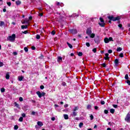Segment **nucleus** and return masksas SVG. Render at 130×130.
Instances as JSON below:
<instances>
[{
    "instance_id": "obj_50",
    "label": "nucleus",
    "mask_w": 130,
    "mask_h": 130,
    "mask_svg": "<svg viewBox=\"0 0 130 130\" xmlns=\"http://www.w3.org/2000/svg\"><path fill=\"white\" fill-rule=\"evenodd\" d=\"M19 101H20V102L23 101V98L20 97V98H19Z\"/></svg>"
},
{
    "instance_id": "obj_18",
    "label": "nucleus",
    "mask_w": 130,
    "mask_h": 130,
    "mask_svg": "<svg viewBox=\"0 0 130 130\" xmlns=\"http://www.w3.org/2000/svg\"><path fill=\"white\" fill-rule=\"evenodd\" d=\"M28 28L27 25H22L21 26V29H27Z\"/></svg>"
},
{
    "instance_id": "obj_37",
    "label": "nucleus",
    "mask_w": 130,
    "mask_h": 130,
    "mask_svg": "<svg viewBox=\"0 0 130 130\" xmlns=\"http://www.w3.org/2000/svg\"><path fill=\"white\" fill-rule=\"evenodd\" d=\"M4 66V63L3 62H0V68Z\"/></svg>"
},
{
    "instance_id": "obj_64",
    "label": "nucleus",
    "mask_w": 130,
    "mask_h": 130,
    "mask_svg": "<svg viewBox=\"0 0 130 130\" xmlns=\"http://www.w3.org/2000/svg\"><path fill=\"white\" fill-rule=\"evenodd\" d=\"M29 20H32V16H30L29 17Z\"/></svg>"
},
{
    "instance_id": "obj_29",
    "label": "nucleus",
    "mask_w": 130,
    "mask_h": 130,
    "mask_svg": "<svg viewBox=\"0 0 130 130\" xmlns=\"http://www.w3.org/2000/svg\"><path fill=\"white\" fill-rule=\"evenodd\" d=\"M78 55L79 56H82L83 55V53L81 52H79L78 54Z\"/></svg>"
},
{
    "instance_id": "obj_13",
    "label": "nucleus",
    "mask_w": 130,
    "mask_h": 130,
    "mask_svg": "<svg viewBox=\"0 0 130 130\" xmlns=\"http://www.w3.org/2000/svg\"><path fill=\"white\" fill-rule=\"evenodd\" d=\"M37 124L39 126H42V125H43V123H42L41 121H38Z\"/></svg>"
},
{
    "instance_id": "obj_48",
    "label": "nucleus",
    "mask_w": 130,
    "mask_h": 130,
    "mask_svg": "<svg viewBox=\"0 0 130 130\" xmlns=\"http://www.w3.org/2000/svg\"><path fill=\"white\" fill-rule=\"evenodd\" d=\"M22 33H23V34H27V33H28V31L27 30H25L24 31H23Z\"/></svg>"
},
{
    "instance_id": "obj_46",
    "label": "nucleus",
    "mask_w": 130,
    "mask_h": 130,
    "mask_svg": "<svg viewBox=\"0 0 130 130\" xmlns=\"http://www.w3.org/2000/svg\"><path fill=\"white\" fill-rule=\"evenodd\" d=\"M108 39H109V41H113V39L111 37H110Z\"/></svg>"
},
{
    "instance_id": "obj_9",
    "label": "nucleus",
    "mask_w": 130,
    "mask_h": 130,
    "mask_svg": "<svg viewBox=\"0 0 130 130\" xmlns=\"http://www.w3.org/2000/svg\"><path fill=\"white\" fill-rule=\"evenodd\" d=\"M57 61L58 62H61V61H62V57H61V56H58Z\"/></svg>"
},
{
    "instance_id": "obj_6",
    "label": "nucleus",
    "mask_w": 130,
    "mask_h": 130,
    "mask_svg": "<svg viewBox=\"0 0 130 130\" xmlns=\"http://www.w3.org/2000/svg\"><path fill=\"white\" fill-rule=\"evenodd\" d=\"M86 34H87V35L88 36H89L90 34H92V28H87L86 30Z\"/></svg>"
},
{
    "instance_id": "obj_52",
    "label": "nucleus",
    "mask_w": 130,
    "mask_h": 130,
    "mask_svg": "<svg viewBox=\"0 0 130 130\" xmlns=\"http://www.w3.org/2000/svg\"><path fill=\"white\" fill-rule=\"evenodd\" d=\"M108 53H112V50H108Z\"/></svg>"
},
{
    "instance_id": "obj_32",
    "label": "nucleus",
    "mask_w": 130,
    "mask_h": 130,
    "mask_svg": "<svg viewBox=\"0 0 130 130\" xmlns=\"http://www.w3.org/2000/svg\"><path fill=\"white\" fill-rule=\"evenodd\" d=\"M18 120L19 121H20V122L23 121V118L22 117H20Z\"/></svg>"
},
{
    "instance_id": "obj_54",
    "label": "nucleus",
    "mask_w": 130,
    "mask_h": 130,
    "mask_svg": "<svg viewBox=\"0 0 130 130\" xmlns=\"http://www.w3.org/2000/svg\"><path fill=\"white\" fill-rule=\"evenodd\" d=\"M13 54H14V55H17L18 54V53H17V52H13Z\"/></svg>"
},
{
    "instance_id": "obj_63",
    "label": "nucleus",
    "mask_w": 130,
    "mask_h": 130,
    "mask_svg": "<svg viewBox=\"0 0 130 130\" xmlns=\"http://www.w3.org/2000/svg\"><path fill=\"white\" fill-rule=\"evenodd\" d=\"M7 11V10H6V9H3V12H6Z\"/></svg>"
},
{
    "instance_id": "obj_7",
    "label": "nucleus",
    "mask_w": 130,
    "mask_h": 130,
    "mask_svg": "<svg viewBox=\"0 0 130 130\" xmlns=\"http://www.w3.org/2000/svg\"><path fill=\"white\" fill-rule=\"evenodd\" d=\"M129 119H130V114H129V113H128L126 116L125 120L128 122V121H129Z\"/></svg>"
},
{
    "instance_id": "obj_22",
    "label": "nucleus",
    "mask_w": 130,
    "mask_h": 130,
    "mask_svg": "<svg viewBox=\"0 0 130 130\" xmlns=\"http://www.w3.org/2000/svg\"><path fill=\"white\" fill-rule=\"evenodd\" d=\"M4 25H5V22H4V21H0V26L1 27H2V26H4Z\"/></svg>"
},
{
    "instance_id": "obj_24",
    "label": "nucleus",
    "mask_w": 130,
    "mask_h": 130,
    "mask_svg": "<svg viewBox=\"0 0 130 130\" xmlns=\"http://www.w3.org/2000/svg\"><path fill=\"white\" fill-rule=\"evenodd\" d=\"M14 105L16 107H17V108H19L20 106H19V104H18V103L15 102Z\"/></svg>"
},
{
    "instance_id": "obj_28",
    "label": "nucleus",
    "mask_w": 130,
    "mask_h": 130,
    "mask_svg": "<svg viewBox=\"0 0 130 130\" xmlns=\"http://www.w3.org/2000/svg\"><path fill=\"white\" fill-rule=\"evenodd\" d=\"M1 91L2 93H4V92H5V91H6V89H5V88H2L1 89Z\"/></svg>"
},
{
    "instance_id": "obj_5",
    "label": "nucleus",
    "mask_w": 130,
    "mask_h": 130,
    "mask_svg": "<svg viewBox=\"0 0 130 130\" xmlns=\"http://www.w3.org/2000/svg\"><path fill=\"white\" fill-rule=\"evenodd\" d=\"M100 20L102 23H99V25H100V26H101V27H104L105 23H104V20H103V18L100 17Z\"/></svg>"
},
{
    "instance_id": "obj_11",
    "label": "nucleus",
    "mask_w": 130,
    "mask_h": 130,
    "mask_svg": "<svg viewBox=\"0 0 130 130\" xmlns=\"http://www.w3.org/2000/svg\"><path fill=\"white\" fill-rule=\"evenodd\" d=\"M5 78L6 80H9V79H10V73H9V72L6 74Z\"/></svg>"
},
{
    "instance_id": "obj_10",
    "label": "nucleus",
    "mask_w": 130,
    "mask_h": 130,
    "mask_svg": "<svg viewBox=\"0 0 130 130\" xmlns=\"http://www.w3.org/2000/svg\"><path fill=\"white\" fill-rule=\"evenodd\" d=\"M109 54H108V53H106V54H105V56H106V57H104V59H105L106 60H108V59H109Z\"/></svg>"
},
{
    "instance_id": "obj_35",
    "label": "nucleus",
    "mask_w": 130,
    "mask_h": 130,
    "mask_svg": "<svg viewBox=\"0 0 130 130\" xmlns=\"http://www.w3.org/2000/svg\"><path fill=\"white\" fill-rule=\"evenodd\" d=\"M92 51H93V52L95 53V52L97 51V49H96V48L93 49Z\"/></svg>"
},
{
    "instance_id": "obj_20",
    "label": "nucleus",
    "mask_w": 130,
    "mask_h": 130,
    "mask_svg": "<svg viewBox=\"0 0 130 130\" xmlns=\"http://www.w3.org/2000/svg\"><path fill=\"white\" fill-rule=\"evenodd\" d=\"M67 44L69 46V47H70V48H71L72 49V48H73V45H72L71 44L69 43V42H67Z\"/></svg>"
},
{
    "instance_id": "obj_59",
    "label": "nucleus",
    "mask_w": 130,
    "mask_h": 130,
    "mask_svg": "<svg viewBox=\"0 0 130 130\" xmlns=\"http://www.w3.org/2000/svg\"><path fill=\"white\" fill-rule=\"evenodd\" d=\"M32 115H35V112L33 111L31 112Z\"/></svg>"
},
{
    "instance_id": "obj_31",
    "label": "nucleus",
    "mask_w": 130,
    "mask_h": 130,
    "mask_svg": "<svg viewBox=\"0 0 130 130\" xmlns=\"http://www.w3.org/2000/svg\"><path fill=\"white\" fill-rule=\"evenodd\" d=\"M101 104H102V105H104V104H105V102H104V101H101Z\"/></svg>"
},
{
    "instance_id": "obj_43",
    "label": "nucleus",
    "mask_w": 130,
    "mask_h": 130,
    "mask_svg": "<svg viewBox=\"0 0 130 130\" xmlns=\"http://www.w3.org/2000/svg\"><path fill=\"white\" fill-rule=\"evenodd\" d=\"M91 120H92L93 118H94V117L93 116V115H91L90 116Z\"/></svg>"
},
{
    "instance_id": "obj_55",
    "label": "nucleus",
    "mask_w": 130,
    "mask_h": 130,
    "mask_svg": "<svg viewBox=\"0 0 130 130\" xmlns=\"http://www.w3.org/2000/svg\"><path fill=\"white\" fill-rule=\"evenodd\" d=\"M64 107H65L66 108H67V107H69V105L66 104L65 105H64Z\"/></svg>"
},
{
    "instance_id": "obj_60",
    "label": "nucleus",
    "mask_w": 130,
    "mask_h": 130,
    "mask_svg": "<svg viewBox=\"0 0 130 130\" xmlns=\"http://www.w3.org/2000/svg\"><path fill=\"white\" fill-rule=\"evenodd\" d=\"M118 27H119V28H121V27H122V25H121V24H119V25H118Z\"/></svg>"
},
{
    "instance_id": "obj_4",
    "label": "nucleus",
    "mask_w": 130,
    "mask_h": 130,
    "mask_svg": "<svg viewBox=\"0 0 130 130\" xmlns=\"http://www.w3.org/2000/svg\"><path fill=\"white\" fill-rule=\"evenodd\" d=\"M37 95L39 96V98H41V97H44V96H45V92H42V93L40 92V91H37Z\"/></svg>"
},
{
    "instance_id": "obj_3",
    "label": "nucleus",
    "mask_w": 130,
    "mask_h": 130,
    "mask_svg": "<svg viewBox=\"0 0 130 130\" xmlns=\"http://www.w3.org/2000/svg\"><path fill=\"white\" fill-rule=\"evenodd\" d=\"M108 19L112 21H118V20H120V17L117 16V17H114L113 16H109L108 17Z\"/></svg>"
},
{
    "instance_id": "obj_23",
    "label": "nucleus",
    "mask_w": 130,
    "mask_h": 130,
    "mask_svg": "<svg viewBox=\"0 0 130 130\" xmlns=\"http://www.w3.org/2000/svg\"><path fill=\"white\" fill-rule=\"evenodd\" d=\"M110 111L111 113L113 114V113H114V111H115V110L114 109H111L110 110Z\"/></svg>"
},
{
    "instance_id": "obj_44",
    "label": "nucleus",
    "mask_w": 130,
    "mask_h": 130,
    "mask_svg": "<svg viewBox=\"0 0 130 130\" xmlns=\"http://www.w3.org/2000/svg\"><path fill=\"white\" fill-rule=\"evenodd\" d=\"M7 5L9 6V7H11V5H12V4L11 2H7Z\"/></svg>"
},
{
    "instance_id": "obj_15",
    "label": "nucleus",
    "mask_w": 130,
    "mask_h": 130,
    "mask_svg": "<svg viewBox=\"0 0 130 130\" xmlns=\"http://www.w3.org/2000/svg\"><path fill=\"white\" fill-rule=\"evenodd\" d=\"M104 41H105V42L106 43H108L109 42V40L108 38H105L104 39Z\"/></svg>"
},
{
    "instance_id": "obj_47",
    "label": "nucleus",
    "mask_w": 130,
    "mask_h": 130,
    "mask_svg": "<svg viewBox=\"0 0 130 130\" xmlns=\"http://www.w3.org/2000/svg\"><path fill=\"white\" fill-rule=\"evenodd\" d=\"M104 113H105L106 114H107L108 113V111L107 110H105Z\"/></svg>"
},
{
    "instance_id": "obj_49",
    "label": "nucleus",
    "mask_w": 130,
    "mask_h": 130,
    "mask_svg": "<svg viewBox=\"0 0 130 130\" xmlns=\"http://www.w3.org/2000/svg\"><path fill=\"white\" fill-rule=\"evenodd\" d=\"M51 120H52L53 121H54V120H55V118L54 117H52Z\"/></svg>"
},
{
    "instance_id": "obj_27",
    "label": "nucleus",
    "mask_w": 130,
    "mask_h": 130,
    "mask_svg": "<svg viewBox=\"0 0 130 130\" xmlns=\"http://www.w3.org/2000/svg\"><path fill=\"white\" fill-rule=\"evenodd\" d=\"M24 50L25 51V52H28L29 50L27 47H25L24 48Z\"/></svg>"
},
{
    "instance_id": "obj_14",
    "label": "nucleus",
    "mask_w": 130,
    "mask_h": 130,
    "mask_svg": "<svg viewBox=\"0 0 130 130\" xmlns=\"http://www.w3.org/2000/svg\"><path fill=\"white\" fill-rule=\"evenodd\" d=\"M23 79H24V77L22 76H18V81H22Z\"/></svg>"
},
{
    "instance_id": "obj_53",
    "label": "nucleus",
    "mask_w": 130,
    "mask_h": 130,
    "mask_svg": "<svg viewBox=\"0 0 130 130\" xmlns=\"http://www.w3.org/2000/svg\"><path fill=\"white\" fill-rule=\"evenodd\" d=\"M126 83H127V84H128V85H130V81L129 80H127Z\"/></svg>"
},
{
    "instance_id": "obj_33",
    "label": "nucleus",
    "mask_w": 130,
    "mask_h": 130,
    "mask_svg": "<svg viewBox=\"0 0 130 130\" xmlns=\"http://www.w3.org/2000/svg\"><path fill=\"white\" fill-rule=\"evenodd\" d=\"M36 38H37V39H40V35H37Z\"/></svg>"
},
{
    "instance_id": "obj_21",
    "label": "nucleus",
    "mask_w": 130,
    "mask_h": 130,
    "mask_svg": "<svg viewBox=\"0 0 130 130\" xmlns=\"http://www.w3.org/2000/svg\"><path fill=\"white\" fill-rule=\"evenodd\" d=\"M118 59H116L115 60V64H116V66H117V64H118Z\"/></svg>"
},
{
    "instance_id": "obj_57",
    "label": "nucleus",
    "mask_w": 130,
    "mask_h": 130,
    "mask_svg": "<svg viewBox=\"0 0 130 130\" xmlns=\"http://www.w3.org/2000/svg\"><path fill=\"white\" fill-rule=\"evenodd\" d=\"M62 86H66V85H67V83H66V82H62Z\"/></svg>"
},
{
    "instance_id": "obj_1",
    "label": "nucleus",
    "mask_w": 130,
    "mask_h": 130,
    "mask_svg": "<svg viewBox=\"0 0 130 130\" xmlns=\"http://www.w3.org/2000/svg\"><path fill=\"white\" fill-rule=\"evenodd\" d=\"M78 110H79V107H75L73 109L72 112L71 113V115L72 116H77L78 114Z\"/></svg>"
},
{
    "instance_id": "obj_34",
    "label": "nucleus",
    "mask_w": 130,
    "mask_h": 130,
    "mask_svg": "<svg viewBox=\"0 0 130 130\" xmlns=\"http://www.w3.org/2000/svg\"><path fill=\"white\" fill-rule=\"evenodd\" d=\"M119 56H120V57H123V53H120V54L119 55Z\"/></svg>"
},
{
    "instance_id": "obj_30",
    "label": "nucleus",
    "mask_w": 130,
    "mask_h": 130,
    "mask_svg": "<svg viewBox=\"0 0 130 130\" xmlns=\"http://www.w3.org/2000/svg\"><path fill=\"white\" fill-rule=\"evenodd\" d=\"M125 79L126 80H128V75L127 74H126L125 76Z\"/></svg>"
},
{
    "instance_id": "obj_41",
    "label": "nucleus",
    "mask_w": 130,
    "mask_h": 130,
    "mask_svg": "<svg viewBox=\"0 0 130 130\" xmlns=\"http://www.w3.org/2000/svg\"><path fill=\"white\" fill-rule=\"evenodd\" d=\"M87 109H91V105H89L87 106Z\"/></svg>"
},
{
    "instance_id": "obj_25",
    "label": "nucleus",
    "mask_w": 130,
    "mask_h": 130,
    "mask_svg": "<svg viewBox=\"0 0 130 130\" xmlns=\"http://www.w3.org/2000/svg\"><path fill=\"white\" fill-rule=\"evenodd\" d=\"M84 125V123L83 122H81L79 124V127H82Z\"/></svg>"
},
{
    "instance_id": "obj_58",
    "label": "nucleus",
    "mask_w": 130,
    "mask_h": 130,
    "mask_svg": "<svg viewBox=\"0 0 130 130\" xmlns=\"http://www.w3.org/2000/svg\"><path fill=\"white\" fill-rule=\"evenodd\" d=\"M39 15L40 17H42L43 16V14L42 13H39Z\"/></svg>"
},
{
    "instance_id": "obj_26",
    "label": "nucleus",
    "mask_w": 130,
    "mask_h": 130,
    "mask_svg": "<svg viewBox=\"0 0 130 130\" xmlns=\"http://www.w3.org/2000/svg\"><path fill=\"white\" fill-rule=\"evenodd\" d=\"M16 5L19 6V5H21V1H18L16 2Z\"/></svg>"
},
{
    "instance_id": "obj_39",
    "label": "nucleus",
    "mask_w": 130,
    "mask_h": 130,
    "mask_svg": "<svg viewBox=\"0 0 130 130\" xmlns=\"http://www.w3.org/2000/svg\"><path fill=\"white\" fill-rule=\"evenodd\" d=\"M102 66L103 68H106V64H105V63L102 64Z\"/></svg>"
},
{
    "instance_id": "obj_61",
    "label": "nucleus",
    "mask_w": 130,
    "mask_h": 130,
    "mask_svg": "<svg viewBox=\"0 0 130 130\" xmlns=\"http://www.w3.org/2000/svg\"><path fill=\"white\" fill-rule=\"evenodd\" d=\"M31 49H32V50H35V47L32 46V47H31Z\"/></svg>"
},
{
    "instance_id": "obj_56",
    "label": "nucleus",
    "mask_w": 130,
    "mask_h": 130,
    "mask_svg": "<svg viewBox=\"0 0 130 130\" xmlns=\"http://www.w3.org/2000/svg\"><path fill=\"white\" fill-rule=\"evenodd\" d=\"M3 5V0H0V6H2Z\"/></svg>"
},
{
    "instance_id": "obj_17",
    "label": "nucleus",
    "mask_w": 130,
    "mask_h": 130,
    "mask_svg": "<svg viewBox=\"0 0 130 130\" xmlns=\"http://www.w3.org/2000/svg\"><path fill=\"white\" fill-rule=\"evenodd\" d=\"M90 36V38H94L95 37V34H91L89 35Z\"/></svg>"
},
{
    "instance_id": "obj_19",
    "label": "nucleus",
    "mask_w": 130,
    "mask_h": 130,
    "mask_svg": "<svg viewBox=\"0 0 130 130\" xmlns=\"http://www.w3.org/2000/svg\"><path fill=\"white\" fill-rule=\"evenodd\" d=\"M121 50H122V48H120V47H118L117 48V51L119 52L120 51H121Z\"/></svg>"
},
{
    "instance_id": "obj_16",
    "label": "nucleus",
    "mask_w": 130,
    "mask_h": 130,
    "mask_svg": "<svg viewBox=\"0 0 130 130\" xmlns=\"http://www.w3.org/2000/svg\"><path fill=\"white\" fill-rule=\"evenodd\" d=\"M64 119H69V115L67 114H64L63 115Z\"/></svg>"
},
{
    "instance_id": "obj_40",
    "label": "nucleus",
    "mask_w": 130,
    "mask_h": 130,
    "mask_svg": "<svg viewBox=\"0 0 130 130\" xmlns=\"http://www.w3.org/2000/svg\"><path fill=\"white\" fill-rule=\"evenodd\" d=\"M86 46H87V47H90V43H86Z\"/></svg>"
},
{
    "instance_id": "obj_62",
    "label": "nucleus",
    "mask_w": 130,
    "mask_h": 130,
    "mask_svg": "<svg viewBox=\"0 0 130 130\" xmlns=\"http://www.w3.org/2000/svg\"><path fill=\"white\" fill-rule=\"evenodd\" d=\"M94 109H95V110H97V109H98V106H95L94 107Z\"/></svg>"
},
{
    "instance_id": "obj_2",
    "label": "nucleus",
    "mask_w": 130,
    "mask_h": 130,
    "mask_svg": "<svg viewBox=\"0 0 130 130\" xmlns=\"http://www.w3.org/2000/svg\"><path fill=\"white\" fill-rule=\"evenodd\" d=\"M7 40L10 41V42H15V40H16V35L13 34L12 35L9 36Z\"/></svg>"
},
{
    "instance_id": "obj_38",
    "label": "nucleus",
    "mask_w": 130,
    "mask_h": 130,
    "mask_svg": "<svg viewBox=\"0 0 130 130\" xmlns=\"http://www.w3.org/2000/svg\"><path fill=\"white\" fill-rule=\"evenodd\" d=\"M113 107L114 108H117V107H118V106H117V105H113Z\"/></svg>"
},
{
    "instance_id": "obj_36",
    "label": "nucleus",
    "mask_w": 130,
    "mask_h": 130,
    "mask_svg": "<svg viewBox=\"0 0 130 130\" xmlns=\"http://www.w3.org/2000/svg\"><path fill=\"white\" fill-rule=\"evenodd\" d=\"M19 128V126L18 125H16L14 126V129H18Z\"/></svg>"
},
{
    "instance_id": "obj_42",
    "label": "nucleus",
    "mask_w": 130,
    "mask_h": 130,
    "mask_svg": "<svg viewBox=\"0 0 130 130\" xmlns=\"http://www.w3.org/2000/svg\"><path fill=\"white\" fill-rule=\"evenodd\" d=\"M51 35H55V31L54 30H53L52 32H51Z\"/></svg>"
},
{
    "instance_id": "obj_45",
    "label": "nucleus",
    "mask_w": 130,
    "mask_h": 130,
    "mask_svg": "<svg viewBox=\"0 0 130 130\" xmlns=\"http://www.w3.org/2000/svg\"><path fill=\"white\" fill-rule=\"evenodd\" d=\"M40 89H41V90H43V89H44V86L41 85L40 86Z\"/></svg>"
},
{
    "instance_id": "obj_12",
    "label": "nucleus",
    "mask_w": 130,
    "mask_h": 130,
    "mask_svg": "<svg viewBox=\"0 0 130 130\" xmlns=\"http://www.w3.org/2000/svg\"><path fill=\"white\" fill-rule=\"evenodd\" d=\"M94 41L95 43H97V44H99V42H100V40H99V38H95L94 39Z\"/></svg>"
},
{
    "instance_id": "obj_51",
    "label": "nucleus",
    "mask_w": 130,
    "mask_h": 130,
    "mask_svg": "<svg viewBox=\"0 0 130 130\" xmlns=\"http://www.w3.org/2000/svg\"><path fill=\"white\" fill-rule=\"evenodd\" d=\"M22 117H25L26 116V114H25V113H22Z\"/></svg>"
},
{
    "instance_id": "obj_8",
    "label": "nucleus",
    "mask_w": 130,
    "mask_h": 130,
    "mask_svg": "<svg viewBox=\"0 0 130 130\" xmlns=\"http://www.w3.org/2000/svg\"><path fill=\"white\" fill-rule=\"evenodd\" d=\"M70 32L72 34H76L77 33V29H70Z\"/></svg>"
}]
</instances>
